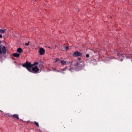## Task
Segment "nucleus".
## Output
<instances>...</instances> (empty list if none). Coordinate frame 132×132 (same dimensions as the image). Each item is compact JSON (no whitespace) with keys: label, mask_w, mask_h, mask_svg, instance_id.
I'll list each match as a JSON object with an SVG mask.
<instances>
[{"label":"nucleus","mask_w":132,"mask_h":132,"mask_svg":"<svg viewBox=\"0 0 132 132\" xmlns=\"http://www.w3.org/2000/svg\"><path fill=\"white\" fill-rule=\"evenodd\" d=\"M23 66L26 68L30 72H32L31 67L33 66V65L28 62H26L23 65Z\"/></svg>","instance_id":"1"},{"label":"nucleus","mask_w":132,"mask_h":132,"mask_svg":"<svg viewBox=\"0 0 132 132\" xmlns=\"http://www.w3.org/2000/svg\"><path fill=\"white\" fill-rule=\"evenodd\" d=\"M31 70L32 72H33L34 73H37L39 70V69L37 66H35L32 67V68H31Z\"/></svg>","instance_id":"2"},{"label":"nucleus","mask_w":132,"mask_h":132,"mask_svg":"<svg viewBox=\"0 0 132 132\" xmlns=\"http://www.w3.org/2000/svg\"><path fill=\"white\" fill-rule=\"evenodd\" d=\"M0 49L2 52L1 53L5 54L6 53V50L5 46H2L1 45H0Z\"/></svg>","instance_id":"3"},{"label":"nucleus","mask_w":132,"mask_h":132,"mask_svg":"<svg viewBox=\"0 0 132 132\" xmlns=\"http://www.w3.org/2000/svg\"><path fill=\"white\" fill-rule=\"evenodd\" d=\"M39 52L40 54L41 55H42L44 54L45 50L42 47H40L39 49Z\"/></svg>","instance_id":"4"},{"label":"nucleus","mask_w":132,"mask_h":132,"mask_svg":"<svg viewBox=\"0 0 132 132\" xmlns=\"http://www.w3.org/2000/svg\"><path fill=\"white\" fill-rule=\"evenodd\" d=\"M82 55V54L80 52L78 51H76L74 52L73 54V55L74 56H81Z\"/></svg>","instance_id":"5"},{"label":"nucleus","mask_w":132,"mask_h":132,"mask_svg":"<svg viewBox=\"0 0 132 132\" xmlns=\"http://www.w3.org/2000/svg\"><path fill=\"white\" fill-rule=\"evenodd\" d=\"M10 117L12 118H15L18 119H19L18 115L17 114H15L12 115H11V116H10Z\"/></svg>","instance_id":"6"},{"label":"nucleus","mask_w":132,"mask_h":132,"mask_svg":"<svg viewBox=\"0 0 132 132\" xmlns=\"http://www.w3.org/2000/svg\"><path fill=\"white\" fill-rule=\"evenodd\" d=\"M13 56L14 57H19L20 56V55L17 53H15L13 54Z\"/></svg>","instance_id":"7"},{"label":"nucleus","mask_w":132,"mask_h":132,"mask_svg":"<svg viewBox=\"0 0 132 132\" xmlns=\"http://www.w3.org/2000/svg\"><path fill=\"white\" fill-rule=\"evenodd\" d=\"M61 63L62 65H64L66 64V63L65 61L62 60L61 61Z\"/></svg>","instance_id":"8"},{"label":"nucleus","mask_w":132,"mask_h":132,"mask_svg":"<svg viewBox=\"0 0 132 132\" xmlns=\"http://www.w3.org/2000/svg\"><path fill=\"white\" fill-rule=\"evenodd\" d=\"M6 31V29H0V32H1L2 34H3L5 33Z\"/></svg>","instance_id":"9"},{"label":"nucleus","mask_w":132,"mask_h":132,"mask_svg":"<svg viewBox=\"0 0 132 132\" xmlns=\"http://www.w3.org/2000/svg\"><path fill=\"white\" fill-rule=\"evenodd\" d=\"M22 51V50L21 48H19L17 50V52L18 53H21Z\"/></svg>","instance_id":"10"},{"label":"nucleus","mask_w":132,"mask_h":132,"mask_svg":"<svg viewBox=\"0 0 132 132\" xmlns=\"http://www.w3.org/2000/svg\"><path fill=\"white\" fill-rule=\"evenodd\" d=\"M34 123L38 127H39V125H38V123L36 122V121H35L34 122Z\"/></svg>","instance_id":"11"},{"label":"nucleus","mask_w":132,"mask_h":132,"mask_svg":"<svg viewBox=\"0 0 132 132\" xmlns=\"http://www.w3.org/2000/svg\"><path fill=\"white\" fill-rule=\"evenodd\" d=\"M60 60L58 58H56L55 59V62L59 61Z\"/></svg>","instance_id":"12"},{"label":"nucleus","mask_w":132,"mask_h":132,"mask_svg":"<svg viewBox=\"0 0 132 132\" xmlns=\"http://www.w3.org/2000/svg\"><path fill=\"white\" fill-rule=\"evenodd\" d=\"M38 62H35L33 64H32V65H33V66L34 65H35L36 64H38Z\"/></svg>","instance_id":"13"},{"label":"nucleus","mask_w":132,"mask_h":132,"mask_svg":"<svg viewBox=\"0 0 132 132\" xmlns=\"http://www.w3.org/2000/svg\"><path fill=\"white\" fill-rule=\"evenodd\" d=\"M29 42H28V43H26L25 44V45H26V46H28V45H29Z\"/></svg>","instance_id":"14"},{"label":"nucleus","mask_w":132,"mask_h":132,"mask_svg":"<svg viewBox=\"0 0 132 132\" xmlns=\"http://www.w3.org/2000/svg\"><path fill=\"white\" fill-rule=\"evenodd\" d=\"M86 57H89V55L88 54H87L86 55Z\"/></svg>","instance_id":"15"},{"label":"nucleus","mask_w":132,"mask_h":132,"mask_svg":"<svg viewBox=\"0 0 132 132\" xmlns=\"http://www.w3.org/2000/svg\"><path fill=\"white\" fill-rule=\"evenodd\" d=\"M69 47L68 46H67L65 47V48L67 50H68V49Z\"/></svg>","instance_id":"16"},{"label":"nucleus","mask_w":132,"mask_h":132,"mask_svg":"<svg viewBox=\"0 0 132 132\" xmlns=\"http://www.w3.org/2000/svg\"><path fill=\"white\" fill-rule=\"evenodd\" d=\"M2 35L0 34V38H1L2 37Z\"/></svg>","instance_id":"17"},{"label":"nucleus","mask_w":132,"mask_h":132,"mask_svg":"<svg viewBox=\"0 0 132 132\" xmlns=\"http://www.w3.org/2000/svg\"><path fill=\"white\" fill-rule=\"evenodd\" d=\"M78 60L79 61H80L81 60V58H79L78 59Z\"/></svg>","instance_id":"18"},{"label":"nucleus","mask_w":132,"mask_h":132,"mask_svg":"<svg viewBox=\"0 0 132 132\" xmlns=\"http://www.w3.org/2000/svg\"><path fill=\"white\" fill-rule=\"evenodd\" d=\"M1 52H1V50L0 49V54H1Z\"/></svg>","instance_id":"19"},{"label":"nucleus","mask_w":132,"mask_h":132,"mask_svg":"<svg viewBox=\"0 0 132 132\" xmlns=\"http://www.w3.org/2000/svg\"><path fill=\"white\" fill-rule=\"evenodd\" d=\"M82 63L83 64V65L84 66V63L83 62H82Z\"/></svg>","instance_id":"20"},{"label":"nucleus","mask_w":132,"mask_h":132,"mask_svg":"<svg viewBox=\"0 0 132 132\" xmlns=\"http://www.w3.org/2000/svg\"><path fill=\"white\" fill-rule=\"evenodd\" d=\"M60 72H62V73H63V72L62 71V70H61L60 71Z\"/></svg>","instance_id":"21"},{"label":"nucleus","mask_w":132,"mask_h":132,"mask_svg":"<svg viewBox=\"0 0 132 132\" xmlns=\"http://www.w3.org/2000/svg\"><path fill=\"white\" fill-rule=\"evenodd\" d=\"M78 64H78V63H77V65H78Z\"/></svg>","instance_id":"22"},{"label":"nucleus","mask_w":132,"mask_h":132,"mask_svg":"<svg viewBox=\"0 0 132 132\" xmlns=\"http://www.w3.org/2000/svg\"><path fill=\"white\" fill-rule=\"evenodd\" d=\"M1 111L2 113H3V112L1 111Z\"/></svg>","instance_id":"23"},{"label":"nucleus","mask_w":132,"mask_h":132,"mask_svg":"<svg viewBox=\"0 0 132 132\" xmlns=\"http://www.w3.org/2000/svg\"><path fill=\"white\" fill-rule=\"evenodd\" d=\"M62 70H65V69H63Z\"/></svg>","instance_id":"24"},{"label":"nucleus","mask_w":132,"mask_h":132,"mask_svg":"<svg viewBox=\"0 0 132 132\" xmlns=\"http://www.w3.org/2000/svg\"><path fill=\"white\" fill-rule=\"evenodd\" d=\"M120 1H122V0H120Z\"/></svg>","instance_id":"25"}]
</instances>
